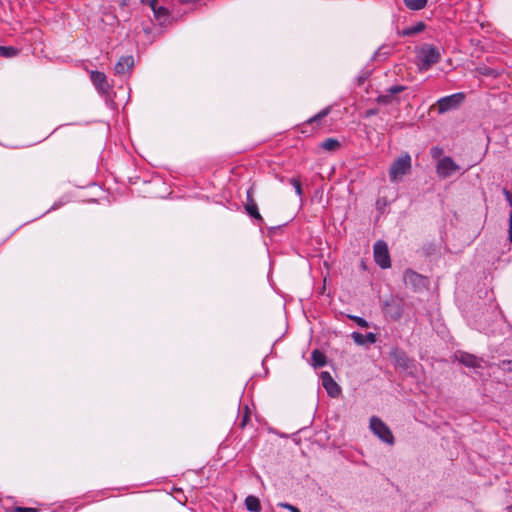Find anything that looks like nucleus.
<instances>
[{"label":"nucleus","instance_id":"f257e3e1","mask_svg":"<svg viewBox=\"0 0 512 512\" xmlns=\"http://www.w3.org/2000/svg\"><path fill=\"white\" fill-rule=\"evenodd\" d=\"M441 54L437 47L431 44H423L416 55V65L420 71H427L440 61Z\"/></svg>","mask_w":512,"mask_h":512},{"label":"nucleus","instance_id":"f03ea898","mask_svg":"<svg viewBox=\"0 0 512 512\" xmlns=\"http://www.w3.org/2000/svg\"><path fill=\"white\" fill-rule=\"evenodd\" d=\"M410 169L411 157L409 154H404L392 163L389 169L390 180L392 182L401 180L406 174L410 172Z\"/></svg>","mask_w":512,"mask_h":512},{"label":"nucleus","instance_id":"7ed1b4c3","mask_svg":"<svg viewBox=\"0 0 512 512\" xmlns=\"http://www.w3.org/2000/svg\"><path fill=\"white\" fill-rule=\"evenodd\" d=\"M370 429L383 442L390 445L394 444V436L390 428L380 418L376 416L370 418Z\"/></svg>","mask_w":512,"mask_h":512},{"label":"nucleus","instance_id":"20e7f679","mask_svg":"<svg viewBox=\"0 0 512 512\" xmlns=\"http://www.w3.org/2000/svg\"><path fill=\"white\" fill-rule=\"evenodd\" d=\"M464 99L465 94L462 92L440 98L436 102L438 113L443 114L458 108L463 103Z\"/></svg>","mask_w":512,"mask_h":512},{"label":"nucleus","instance_id":"39448f33","mask_svg":"<svg viewBox=\"0 0 512 512\" xmlns=\"http://www.w3.org/2000/svg\"><path fill=\"white\" fill-rule=\"evenodd\" d=\"M435 169L437 175L440 178L446 179L451 177L454 173L458 172L460 170V166L453 160L452 157L444 156L443 158L439 159Z\"/></svg>","mask_w":512,"mask_h":512},{"label":"nucleus","instance_id":"423d86ee","mask_svg":"<svg viewBox=\"0 0 512 512\" xmlns=\"http://www.w3.org/2000/svg\"><path fill=\"white\" fill-rule=\"evenodd\" d=\"M374 260L383 269L391 266L388 246L384 241H377L374 245Z\"/></svg>","mask_w":512,"mask_h":512},{"label":"nucleus","instance_id":"0eeeda50","mask_svg":"<svg viewBox=\"0 0 512 512\" xmlns=\"http://www.w3.org/2000/svg\"><path fill=\"white\" fill-rule=\"evenodd\" d=\"M143 4L149 5L154 13V18L159 22V24H164L169 18V11L164 6H158V0H141Z\"/></svg>","mask_w":512,"mask_h":512},{"label":"nucleus","instance_id":"6e6552de","mask_svg":"<svg viewBox=\"0 0 512 512\" xmlns=\"http://www.w3.org/2000/svg\"><path fill=\"white\" fill-rule=\"evenodd\" d=\"M320 377L322 380V385L327 391V393L331 397H338L341 392V389L339 385L336 383V381L333 379L331 374L327 371H324L321 373Z\"/></svg>","mask_w":512,"mask_h":512},{"label":"nucleus","instance_id":"1a4fd4ad","mask_svg":"<svg viewBox=\"0 0 512 512\" xmlns=\"http://www.w3.org/2000/svg\"><path fill=\"white\" fill-rule=\"evenodd\" d=\"M134 66V58L132 56H123L115 65V73L117 75H126Z\"/></svg>","mask_w":512,"mask_h":512},{"label":"nucleus","instance_id":"9d476101","mask_svg":"<svg viewBox=\"0 0 512 512\" xmlns=\"http://www.w3.org/2000/svg\"><path fill=\"white\" fill-rule=\"evenodd\" d=\"M405 89H406L405 86H402V85L391 86L387 90L386 94H382L377 97V102L379 104H384V105L390 104L394 99V95L403 92Z\"/></svg>","mask_w":512,"mask_h":512},{"label":"nucleus","instance_id":"9b49d317","mask_svg":"<svg viewBox=\"0 0 512 512\" xmlns=\"http://www.w3.org/2000/svg\"><path fill=\"white\" fill-rule=\"evenodd\" d=\"M456 358L459 360L460 363H462L466 367H470V368H480L481 367L482 360L472 354L461 352V353H459V355H456Z\"/></svg>","mask_w":512,"mask_h":512},{"label":"nucleus","instance_id":"f8f14e48","mask_svg":"<svg viewBox=\"0 0 512 512\" xmlns=\"http://www.w3.org/2000/svg\"><path fill=\"white\" fill-rule=\"evenodd\" d=\"M90 78L98 90L106 91L108 89L109 86L104 73L99 71H92Z\"/></svg>","mask_w":512,"mask_h":512},{"label":"nucleus","instance_id":"ddd939ff","mask_svg":"<svg viewBox=\"0 0 512 512\" xmlns=\"http://www.w3.org/2000/svg\"><path fill=\"white\" fill-rule=\"evenodd\" d=\"M351 338L357 345H365L366 343L374 344L377 340L374 333L362 334L360 332H352Z\"/></svg>","mask_w":512,"mask_h":512},{"label":"nucleus","instance_id":"4468645a","mask_svg":"<svg viewBox=\"0 0 512 512\" xmlns=\"http://www.w3.org/2000/svg\"><path fill=\"white\" fill-rule=\"evenodd\" d=\"M247 198H248V202L245 206V209H246L248 215L251 216L252 218L262 221L263 218L258 211L257 204L255 203V201L253 199H251L249 191L247 193Z\"/></svg>","mask_w":512,"mask_h":512},{"label":"nucleus","instance_id":"2eb2a0df","mask_svg":"<svg viewBox=\"0 0 512 512\" xmlns=\"http://www.w3.org/2000/svg\"><path fill=\"white\" fill-rule=\"evenodd\" d=\"M245 505L248 511L259 512L261 510V504L257 497L249 495L245 499Z\"/></svg>","mask_w":512,"mask_h":512},{"label":"nucleus","instance_id":"dca6fc26","mask_svg":"<svg viewBox=\"0 0 512 512\" xmlns=\"http://www.w3.org/2000/svg\"><path fill=\"white\" fill-rule=\"evenodd\" d=\"M311 360L314 367H323L326 364V356L319 350L312 352Z\"/></svg>","mask_w":512,"mask_h":512},{"label":"nucleus","instance_id":"f3484780","mask_svg":"<svg viewBox=\"0 0 512 512\" xmlns=\"http://www.w3.org/2000/svg\"><path fill=\"white\" fill-rule=\"evenodd\" d=\"M405 6L413 11H418L426 7L428 0H403Z\"/></svg>","mask_w":512,"mask_h":512},{"label":"nucleus","instance_id":"a211bd4d","mask_svg":"<svg viewBox=\"0 0 512 512\" xmlns=\"http://www.w3.org/2000/svg\"><path fill=\"white\" fill-rule=\"evenodd\" d=\"M424 28H425V24L423 22H419L415 26H411V27L403 29L401 32H399V34L402 36H413V35H416V34L422 32L424 30Z\"/></svg>","mask_w":512,"mask_h":512},{"label":"nucleus","instance_id":"6ab92c4d","mask_svg":"<svg viewBox=\"0 0 512 512\" xmlns=\"http://www.w3.org/2000/svg\"><path fill=\"white\" fill-rule=\"evenodd\" d=\"M321 148H323L326 151H335L340 147V143L337 139L334 138H328L325 139L321 144Z\"/></svg>","mask_w":512,"mask_h":512},{"label":"nucleus","instance_id":"aec40b11","mask_svg":"<svg viewBox=\"0 0 512 512\" xmlns=\"http://www.w3.org/2000/svg\"><path fill=\"white\" fill-rule=\"evenodd\" d=\"M388 310L387 313L389 314L390 318L393 320H398L402 316V309L400 305L398 304H387Z\"/></svg>","mask_w":512,"mask_h":512},{"label":"nucleus","instance_id":"412c9836","mask_svg":"<svg viewBox=\"0 0 512 512\" xmlns=\"http://www.w3.org/2000/svg\"><path fill=\"white\" fill-rule=\"evenodd\" d=\"M18 54V50L12 46H0V55L5 58H12Z\"/></svg>","mask_w":512,"mask_h":512},{"label":"nucleus","instance_id":"4be33fe9","mask_svg":"<svg viewBox=\"0 0 512 512\" xmlns=\"http://www.w3.org/2000/svg\"><path fill=\"white\" fill-rule=\"evenodd\" d=\"M395 359H396V363L398 366H400L404 369L409 368L410 360L407 358V356L404 353H402V352L396 353Z\"/></svg>","mask_w":512,"mask_h":512},{"label":"nucleus","instance_id":"5701e85b","mask_svg":"<svg viewBox=\"0 0 512 512\" xmlns=\"http://www.w3.org/2000/svg\"><path fill=\"white\" fill-rule=\"evenodd\" d=\"M430 155L434 160L439 161V159L444 157V150L439 146H433L430 148Z\"/></svg>","mask_w":512,"mask_h":512},{"label":"nucleus","instance_id":"b1692460","mask_svg":"<svg viewBox=\"0 0 512 512\" xmlns=\"http://www.w3.org/2000/svg\"><path fill=\"white\" fill-rule=\"evenodd\" d=\"M391 54V49L387 46L380 47L374 54L375 59L385 58Z\"/></svg>","mask_w":512,"mask_h":512},{"label":"nucleus","instance_id":"393cba45","mask_svg":"<svg viewBox=\"0 0 512 512\" xmlns=\"http://www.w3.org/2000/svg\"><path fill=\"white\" fill-rule=\"evenodd\" d=\"M349 318L351 320H353L358 326L362 327V328H368L369 327V323L362 317H359V316H355V315H350Z\"/></svg>","mask_w":512,"mask_h":512},{"label":"nucleus","instance_id":"a878e982","mask_svg":"<svg viewBox=\"0 0 512 512\" xmlns=\"http://www.w3.org/2000/svg\"><path fill=\"white\" fill-rule=\"evenodd\" d=\"M329 113H330V108H324L319 113H317L314 117H312L309 120V122L312 123L315 121H319V120L323 119L324 117H326Z\"/></svg>","mask_w":512,"mask_h":512},{"label":"nucleus","instance_id":"bb28decb","mask_svg":"<svg viewBox=\"0 0 512 512\" xmlns=\"http://www.w3.org/2000/svg\"><path fill=\"white\" fill-rule=\"evenodd\" d=\"M421 276L413 271H406L405 272V280L406 281H415V280H421Z\"/></svg>","mask_w":512,"mask_h":512},{"label":"nucleus","instance_id":"cd10ccee","mask_svg":"<svg viewBox=\"0 0 512 512\" xmlns=\"http://www.w3.org/2000/svg\"><path fill=\"white\" fill-rule=\"evenodd\" d=\"M290 183L294 187L297 195L301 196L302 195V187H301L300 181L295 178H292V179H290Z\"/></svg>","mask_w":512,"mask_h":512},{"label":"nucleus","instance_id":"c85d7f7f","mask_svg":"<svg viewBox=\"0 0 512 512\" xmlns=\"http://www.w3.org/2000/svg\"><path fill=\"white\" fill-rule=\"evenodd\" d=\"M278 507L288 509L291 512H301L297 507L284 502L278 503Z\"/></svg>","mask_w":512,"mask_h":512},{"label":"nucleus","instance_id":"c756f323","mask_svg":"<svg viewBox=\"0 0 512 512\" xmlns=\"http://www.w3.org/2000/svg\"><path fill=\"white\" fill-rule=\"evenodd\" d=\"M13 512H37V509L30 507L16 506L13 508Z\"/></svg>","mask_w":512,"mask_h":512},{"label":"nucleus","instance_id":"7c9ffc66","mask_svg":"<svg viewBox=\"0 0 512 512\" xmlns=\"http://www.w3.org/2000/svg\"><path fill=\"white\" fill-rule=\"evenodd\" d=\"M508 239L512 243V213L509 215Z\"/></svg>","mask_w":512,"mask_h":512},{"label":"nucleus","instance_id":"2f4dec72","mask_svg":"<svg viewBox=\"0 0 512 512\" xmlns=\"http://www.w3.org/2000/svg\"><path fill=\"white\" fill-rule=\"evenodd\" d=\"M503 193L505 195L506 200L509 202L510 206L512 207V193L510 191H508L507 189H504Z\"/></svg>","mask_w":512,"mask_h":512}]
</instances>
